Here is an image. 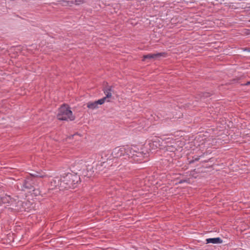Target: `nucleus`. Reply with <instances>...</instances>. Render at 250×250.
<instances>
[{
  "mask_svg": "<svg viewBox=\"0 0 250 250\" xmlns=\"http://www.w3.org/2000/svg\"><path fill=\"white\" fill-rule=\"evenodd\" d=\"M105 100V98H103L94 102H89L87 104V107L91 109H96L98 108V104H103L104 103Z\"/></svg>",
  "mask_w": 250,
  "mask_h": 250,
  "instance_id": "nucleus-6",
  "label": "nucleus"
},
{
  "mask_svg": "<svg viewBox=\"0 0 250 250\" xmlns=\"http://www.w3.org/2000/svg\"><path fill=\"white\" fill-rule=\"evenodd\" d=\"M112 86L106 85L103 89L104 93L106 95V96L104 97L105 98V99L106 98H110L112 97Z\"/></svg>",
  "mask_w": 250,
  "mask_h": 250,
  "instance_id": "nucleus-8",
  "label": "nucleus"
},
{
  "mask_svg": "<svg viewBox=\"0 0 250 250\" xmlns=\"http://www.w3.org/2000/svg\"><path fill=\"white\" fill-rule=\"evenodd\" d=\"M250 84V81L246 83H245L244 85H248Z\"/></svg>",
  "mask_w": 250,
  "mask_h": 250,
  "instance_id": "nucleus-15",
  "label": "nucleus"
},
{
  "mask_svg": "<svg viewBox=\"0 0 250 250\" xmlns=\"http://www.w3.org/2000/svg\"><path fill=\"white\" fill-rule=\"evenodd\" d=\"M80 181V177L77 173H68L65 176L61 177L60 189L74 188Z\"/></svg>",
  "mask_w": 250,
  "mask_h": 250,
  "instance_id": "nucleus-1",
  "label": "nucleus"
},
{
  "mask_svg": "<svg viewBox=\"0 0 250 250\" xmlns=\"http://www.w3.org/2000/svg\"><path fill=\"white\" fill-rule=\"evenodd\" d=\"M199 95L201 98H202V97L207 98L210 96V94L208 92L201 93Z\"/></svg>",
  "mask_w": 250,
  "mask_h": 250,
  "instance_id": "nucleus-13",
  "label": "nucleus"
},
{
  "mask_svg": "<svg viewBox=\"0 0 250 250\" xmlns=\"http://www.w3.org/2000/svg\"><path fill=\"white\" fill-rule=\"evenodd\" d=\"M125 150L126 149L124 147H116L113 149L112 155L114 158H119L125 155V154L126 153Z\"/></svg>",
  "mask_w": 250,
  "mask_h": 250,
  "instance_id": "nucleus-5",
  "label": "nucleus"
},
{
  "mask_svg": "<svg viewBox=\"0 0 250 250\" xmlns=\"http://www.w3.org/2000/svg\"><path fill=\"white\" fill-rule=\"evenodd\" d=\"M82 0H75L76 4H78L77 2H81Z\"/></svg>",
  "mask_w": 250,
  "mask_h": 250,
  "instance_id": "nucleus-17",
  "label": "nucleus"
},
{
  "mask_svg": "<svg viewBox=\"0 0 250 250\" xmlns=\"http://www.w3.org/2000/svg\"><path fill=\"white\" fill-rule=\"evenodd\" d=\"M142 149L141 148V150H139L137 147L133 146L130 149V154H127V155L133 158L136 161H141L148 156V153L144 152Z\"/></svg>",
  "mask_w": 250,
  "mask_h": 250,
  "instance_id": "nucleus-3",
  "label": "nucleus"
},
{
  "mask_svg": "<svg viewBox=\"0 0 250 250\" xmlns=\"http://www.w3.org/2000/svg\"><path fill=\"white\" fill-rule=\"evenodd\" d=\"M164 141L160 138L155 137L152 141L151 146L156 148L163 146Z\"/></svg>",
  "mask_w": 250,
  "mask_h": 250,
  "instance_id": "nucleus-7",
  "label": "nucleus"
},
{
  "mask_svg": "<svg viewBox=\"0 0 250 250\" xmlns=\"http://www.w3.org/2000/svg\"><path fill=\"white\" fill-rule=\"evenodd\" d=\"M77 134H75L73 135H72L70 137H73L74 136H76Z\"/></svg>",
  "mask_w": 250,
  "mask_h": 250,
  "instance_id": "nucleus-19",
  "label": "nucleus"
},
{
  "mask_svg": "<svg viewBox=\"0 0 250 250\" xmlns=\"http://www.w3.org/2000/svg\"><path fill=\"white\" fill-rule=\"evenodd\" d=\"M57 118L59 120L69 119L70 121H73L75 119V117L73 116L72 112L70 110V108L65 104L59 108Z\"/></svg>",
  "mask_w": 250,
  "mask_h": 250,
  "instance_id": "nucleus-2",
  "label": "nucleus"
},
{
  "mask_svg": "<svg viewBox=\"0 0 250 250\" xmlns=\"http://www.w3.org/2000/svg\"><path fill=\"white\" fill-rule=\"evenodd\" d=\"M61 179H59L58 177H56L54 179H53L51 182L50 185L52 188H55L57 187H59L60 188V184L61 183Z\"/></svg>",
  "mask_w": 250,
  "mask_h": 250,
  "instance_id": "nucleus-11",
  "label": "nucleus"
},
{
  "mask_svg": "<svg viewBox=\"0 0 250 250\" xmlns=\"http://www.w3.org/2000/svg\"><path fill=\"white\" fill-rule=\"evenodd\" d=\"M106 162H103L101 164V165L97 166L98 169H100L101 167L104 166L105 167Z\"/></svg>",
  "mask_w": 250,
  "mask_h": 250,
  "instance_id": "nucleus-14",
  "label": "nucleus"
},
{
  "mask_svg": "<svg viewBox=\"0 0 250 250\" xmlns=\"http://www.w3.org/2000/svg\"><path fill=\"white\" fill-rule=\"evenodd\" d=\"M33 181L31 178H27L24 180L22 186H21V190H25V189H32L34 188Z\"/></svg>",
  "mask_w": 250,
  "mask_h": 250,
  "instance_id": "nucleus-4",
  "label": "nucleus"
},
{
  "mask_svg": "<svg viewBox=\"0 0 250 250\" xmlns=\"http://www.w3.org/2000/svg\"><path fill=\"white\" fill-rule=\"evenodd\" d=\"M31 176H33V177H36V176H37V175H33V174H31Z\"/></svg>",
  "mask_w": 250,
  "mask_h": 250,
  "instance_id": "nucleus-18",
  "label": "nucleus"
},
{
  "mask_svg": "<svg viewBox=\"0 0 250 250\" xmlns=\"http://www.w3.org/2000/svg\"><path fill=\"white\" fill-rule=\"evenodd\" d=\"M199 160V157H196L194 159V160L193 161H198Z\"/></svg>",
  "mask_w": 250,
  "mask_h": 250,
  "instance_id": "nucleus-16",
  "label": "nucleus"
},
{
  "mask_svg": "<svg viewBox=\"0 0 250 250\" xmlns=\"http://www.w3.org/2000/svg\"><path fill=\"white\" fill-rule=\"evenodd\" d=\"M84 167V165H83L82 163H75L73 166V170L74 171L77 172L81 171V169Z\"/></svg>",
  "mask_w": 250,
  "mask_h": 250,
  "instance_id": "nucleus-12",
  "label": "nucleus"
},
{
  "mask_svg": "<svg viewBox=\"0 0 250 250\" xmlns=\"http://www.w3.org/2000/svg\"><path fill=\"white\" fill-rule=\"evenodd\" d=\"M206 244L213 243V244H221L223 242V240L219 237L208 238L206 239Z\"/></svg>",
  "mask_w": 250,
  "mask_h": 250,
  "instance_id": "nucleus-10",
  "label": "nucleus"
},
{
  "mask_svg": "<svg viewBox=\"0 0 250 250\" xmlns=\"http://www.w3.org/2000/svg\"><path fill=\"white\" fill-rule=\"evenodd\" d=\"M164 53H163L164 54ZM163 53H157V54H149L143 56V61H145L146 59H152L156 58L158 57L162 56Z\"/></svg>",
  "mask_w": 250,
  "mask_h": 250,
  "instance_id": "nucleus-9",
  "label": "nucleus"
}]
</instances>
